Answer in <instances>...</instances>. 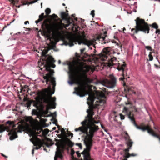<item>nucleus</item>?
Masks as SVG:
<instances>
[{
  "mask_svg": "<svg viewBox=\"0 0 160 160\" xmlns=\"http://www.w3.org/2000/svg\"><path fill=\"white\" fill-rule=\"evenodd\" d=\"M2 156H3V157H5L6 158H7L8 157L7 156H5V155L3 154H2Z\"/></svg>",
  "mask_w": 160,
  "mask_h": 160,
  "instance_id": "42",
  "label": "nucleus"
},
{
  "mask_svg": "<svg viewBox=\"0 0 160 160\" xmlns=\"http://www.w3.org/2000/svg\"><path fill=\"white\" fill-rule=\"evenodd\" d=\"M137 156V154H136L132 153V154H129V153H128L127 155L126 156V158H128L130 157H131V156L134 157V156Z\"/></svg>",
  "mask_w": 160,
  "mask_h": 160,
  "instance_id": "23",
  "label": "nucleus"
},
{
  "mask_svg": "<svg viewBox=\"0 0 160 160\" xmlns=\"http://www.w3.org/2000/svg\"><path fill=\"white\" fill-rule=\"evenodd\" d=\"M43 132L42 129H36L35 131L34 132V134L35 135H38V136H41V135H39V134H40V133H41L42 134L43 133Z\"/></svg>",
  "mask_w": 160,
  "mask_h": 160,
  "instance_id": "18",
  "label": "nucleus"
},
{
  "mask_svg": "<svg viewBox=\"0 0 160 160\" xmlns=\"http://www.w3.org/2000/svg\"><path fill=\"white\" fill-rule=\"evenodd\" d=\"M108 51L106 49H103L102 52L98 54L99 58L102 61H106V64L107 66L110 67L113 66L114 68H117L119 71L123 72L126 65L123 64L120 65L119 63L117 60L116 58L113 57L109 58L108 57Z\"/></svg>",
  "mask_w": 160,
  "mask_h": 160,
  "instance_id": "4",
  "label": "nucleus"
},
{
  "mask_svg": "<svg viewBox=\"0 0 160 160\" xmlns=\"http://www.w3.org/2000/svg\"><path fill=\"white\" fill-rule=\"evenodd\" d=\"M24 121L28 124H32L33 122V120L31 117H26L24 118Z\"/></svg>",
  "mask_w": 160,
  "mask_h": 160,
  "instance_id": "16",
  "label": "nucleus"
},
{
  "mask_svg": "<svg viewBox=\"0 0 160 160\" xmlns=\"http://www.w3.org/2000/svg\"><path fill=\"white\" fill-rule=\"evenodd\" d=\"M21 127V126L19 125H18V127L20 128Z\"/></svg>",
  "mask_w": 160,
  "mask_h": 160,
  "instance_id": "51",
  "label": "nucleus"
},
{
  "mask_svg": "<svg viewBox=\"0 0 160 160\" xmlns=\"http://www.w3.org/2000/svg\"><path fill=\"white\" fill-rule=\"evenodd\" d=\"M102 38H103V40H104V41H103V42L104 44H106L107 43H108L109 42H110V41L106 42V41H105L104 39V38L103 37Z\"/></svg>",
  "mask_w": 160,
  "mask_h": 160,
  "instance_id": "35",
  "label": "nucleus"
},
{
  "mask_svg": "<svg viewBox=\"0 0 160 160\" xmlns=\"http://www.w3.org/2000/svg\"><path fill=\"white\" fill-rule=\"evenodd\" d=\"M93 52H94V53H95V52H96V50L95 49H94V51Z\"/></svg>",
  "mask_w": 160,
  "mask_h": 160,
  "instance_id": "50",
  "label": "nucleus"
},
{
  "mask_svg": "<svg viewBox=\"0 0 160 160\" xmlns=\"http://www.w3.org/2000/svg\"><path fill=\"white\" fill-rule=\"evenodd\" d=\"M120 118H121V119L123 120L124 119V118H125L124 116L121 114H120Z\"/></svg>",
  "mask_w": 160,
  "mask_h": 160,
  "instance_id": "33",
  "label": "nucleus"
},
{
  "mask_svg": "<svg viewBox=\"0 0 160 160\" xmlns=\"http://www.w3.org/2000/svg\"><path fill=\"white\" fill-rule=\"evenodd\" d=\"M56 125L57 126L58 128H60V126L59 125H58L57 124H56Z\"/></svg>",
  "mask_w": 160,
  "mask_h": 160,
  "instance_id": "45",
  "label": "nucleus"
},
{
  "mask_svg": "<svg viewBox=\"0 0 160 160\" xmlns=\"http://www.w3.org/2000/svg\"><path fill=\"white\" fill-rule=\"evenodd\" d=\"M30 140L33 144V145L36 146L34 148L35 149L38 150L40 148L41 145L42 143L41 139L37 137H34L30 139Z\"/></svg>",
  "mask_w": 160,
  "mask_h": 160,
  "instance_id": "11",
  "label": "nucleus"
},
{
  "mask_svg": "<svg viewBox=\"0 0 160 160\" xmlns=\"http://www.w3.org/2000/svg\"><path fill=\"white\" fill-rule=\"evenodd\" d=\"M27 23H29V22L28 21H26L24 22L25 24H27Z\"/></svg>",
  "mask_w": 160,
  "mask_h": 160,
  "instance_id": "41",
  "label": "nucleus"
},
{
  "mask_svg": "<svg viewBox=\"0 0 160 160\" xmlns=\"http://www.w3.org/2000/svg\"><path fill=\"white\" fill-rule=\"evenodd\" d=\"M90 14H91V15H92V17L93 18L94 16V10L92 11H91Z\"/></svg>",
  "mask_w": 160,
  "mask_h": 160,
  "instance_id": "30",
  "label": "nucleus"
},
{
  "mask_svg": "<svg viewBox=\"0 0 160 160\" xmlns=\"http://www.w3.org/2000/svg\"><path fill=\"white\" fill-rule=\"evenodd\" d=\"M51 67L53 68H54L55 67V65L53 63H52L51 64Z\"/></svg>",
  "mask_w": 160,
  "mask_h": 160,
  "instance_id": "38",
  "label": "nucleus"
},
{
  "mask_svg": "<svg viewBox=\"0 0 160 160\" xmlns=\"http://www.w3.org/2000/svg\"><path fill=\"white\" fill-rule=\"evenodd\" d=\"M58 64H60V63H61V61H60V60H59L58 61Z\"/></svg>",
  "mask_w": 160,
  "mask_h": 160,
  "instance_id": "44",
  "label": "nucleus"
},
{
  "mask_svg": "<svg viewBox=\"0 0 160 160\" xmlns=\"http://www.w3.org/2000/svg\"><path fill=\"white\" fill-rule=\"evenodd\" d=\"M155 33L156 34H160V30L159 29H157L155 32Z\"/></svg>",
  "mask_w": 160,
  "mask_h": 160,
  "instance_id": "34",
  "label": "nucleus"
},
{
  "mask_svg": "<svg viewBox=\"0 0 160 160\" xmlns=\"http://www.w3.org/2000/svg\"><path fill=\"white\" fill-rule=\"evenodd\" d=\"M35 147L33 148L32 149V154H33L34 153V149H35Z\"/></svg>",
  "mask_w": 160,
  "mask_h": 160,
  "instance_id": "40",
  "label": "nucleus"
},
{
  "mask_svg": "<svg viewBox=\"0 0 160 160\" xmlns=\"http://www.w3.org/2000/svg\"><path fill=\"white\" fill-rule=\"evenodd\" d=\"M53 114L55 115V116H56V112H54Z\"/></svg>",
  "mask_w": 160,
  "mask_h": 160,
  "instance_id": "46",
  "label": "nucleus"
},
{
  "mask_svg": "<svg viewBox=\"0 0 160 160\" xmlns=\"http://www.w3.org/2000/svg\"><path fill=\"white\" fill-rule=\"evenodd\" d=\"M89 47V48L90 49H92V48H90V46H89V47Z\"/></svg>",
  "mask_w": 160,
  "mask_h": 160,
  "instance_id": "54",
  "label": "nucleus"
},
{
  "mask_svg": "<svg viewBox=\"0 0 160 160\" xmlns=\"http://www.w3.org/2000/svg\"><path fill=\"white\" fill-rule=\"evenodd\" d=\"M75 145L78 146L80 149H82V145L81 143H76Z\"/></svg>",
  "mask_w": 160,
  "mask_h": 160,
  "instance_id": "26",
  "label": "nucleus"
},
{
  "mask_svg": "<svg viewBox=\"0 0 160 160\" xmlns=\"http://www.w3.org/2000/svg\"><path fill=\"white\" fill-rule=\"evenodd\" d=\"M49 17L53 19L56 18L57 17V16L54 14H53L52 15L49 16Z\"/></svg>",
  "mask_w": 160,
  "mask_h": 160,
  "instance_id": "27",
  "label": "nucleus"
},
{
  "mask_svg": "<svg viewBox=\"0 0 160 160\" xmlns=\"http://www.w3.org/2000/svg\"><path fill=\"white\" fill-rule=\"evenodd\" d=\"M7 124H9L10 125L13 127H14L15 126V124L14 121H8L6 122Z\"/></svg>",
  "mask_w": 160,
  "mask_h": 160,
  "instance_id": "21",
  "label": "nucleus"
},
{
  "mask_svg": "<svg viewBox=\"0 0 160 160\" xmlns=\"http://www.w3.org/2000/svg\"><path fill=\"white\" fill-rule=\"evenodd\" d=\"M0 60L2 61H4V60L3 59H0Z\"/></svg>",
  "mask_w": 160,
  "mask_h": 160,
  "instance_id": "49",
  "label": "nucleus"
},
{
  "mask_svg": "<svg viewBox=\"0 0 160 160\" xmlns=\"http://www.w3.org/2000/svg\"><path fill=\"white\" fill-rule=\"evenodd\" d=\"M44 82V81H43V82Z\"/></svg>",
  "mask_w": 160,
  "mask_h": 160,
  "instance_id": "61",
  "label": "nucleus"
},
{
  "mask_svg": "<svg viewBox=\"0 0 160 160\" xmlns=\"http://www.w3.org/2000/svg\"><path fill=\"white\" fill-rule=\"evenodd\" d=\"M152 53L151 52H150L149 54L148 55V56L149 57V60L150 61H152L153 60V58L152 55L151 54Z\"/></svg>",
  "mask_w": 160,
  "mask_h": 160,
  "instance_id": "24",
  "label": "nucleus"
},
{
  "mask_svg": "<svg viewBox=\"0 0 160 160\" xmlns=\"http://www.w3.org/2000/svg\"><path fill=\"white\" fill-rule=\"evenodd\" d=\"M69 78L71 80L68 81V83L70 85H72L75 83L74 75L78 71L77 67H76L74 65L70 64L69 65Z\"/></svg>",
  "mask_w": 160,
  "mask_h": 160,
  "instance_id": "9",
  "label": "nucleus"
},
{
  "mask_svg": "<svg viewBox=\"0 0 160 160\" xmlns=\"http://www.w3.org/2000/svg\"><path fill=\"white\" fill-rule=\"evenodd\" d=\"M133 143V142L131 141V140H129L127 142L128 146L129 148H131L132 147Z\"/></svg>",
  "mask_w": 160,
  "mask_h": 160,
  "instance_id": "22",
  "label": "nucleus"
},
{
  "mask_svg": "<svg viewBox=\"0 0 160 160\" xmlns=\"http://www.w3.org/2000/svg\"><path fill=\"white\" fill-rule=\"evenodd\" d=\"M41 142H42V143L41 145V147L42 146L44 147V146L45 145L48 147H49L53 144L52 141L51 139L48 138L47 139L46 142H45L43 140H42Z\"/></svg>",
  "mask_w": 160,
  "mask_h": 160,
  "instance_id": "15",
  "label": "nucleus"
},
{
  "mask_svg": "<svg viewBox=\"0 0 160 160\" xmlns=\"http://www.w3.org/2000/svg\"><path fill=\"white\" fill-rule=\"evenodd\" d=\"M95 42L94 40H88L86 39H83L81 41H78L74 37L70 36L69 37L66 41L63 42V44L65 46L69 45L71 47L74 45V43L76 44L77 42H78L79 45L82 43H83L84 45H87L88 47L91 46H93L95 47L94 43Z\"/></svg>",
  "mask_w": 160,
  "mask_h": 160,
  "instance_id": "6",
  "label": "nucleus"
},
{
  "mask_svg": "<svg viewBox=\"0 0 160 160\" xmlns=\"http://www.w3.org/2000/svg\"><path fill=\"white\" fill-rule=\"evenodd\" d=\"M62 5L64 6H65V4L64 3H63Z\"/></svg>",
  "mask_w": 160,
  "mask_h": 160,
  "instance_id": "52",
  "label": "nucleus"
},
{
  "mask_svg": "<svg viewBox=\"0 0 160 160\" xmlns=\"http://www.w3.org/2000/svg\"><path fill=\"white\" fill-rule=\"evenodd\" d=\"M124 110L128 115V118L130 120L132 123L136 127L138 125L136 122L133 116H131V113L129 111L128 108H127L124 107Z\"/></svg>",
  "mask_w": 160,
  "mask_h": 160,
  "instance_id": "13",
  "label": "nucleus"
},
{
  "mask_svg": "<svg viewBox=\"0 0 160 160\" xmlns=\"http://www.w3.org/2000/svg\"><path fill=\"white\" fill-rule=\"evenodd\" d=\"M133 11L134 12H137V10L136 9H135L133 10Z\"/></svg>",
  "mask_w": 160,
  "mask_h": 160,
  "instance_id": "48",
  "label": "nucleus"
},
{
  "mask_svg": "<svg viewBox=\"0 0 160 160\" xmlns=\"http://www.w3.org/2000/svg\"><path fill=\"white\" fill-rule=\"evenodd\" d=\"M126 29L125 28H123V30H125Z\"/></svg>",
  "mask_w": 160,
  "mask_h": 160,
  "instance_id": "57",
  "label": "nucleus"
},
{
  "mask_svg": "<svg viewBox=\"0 0 160 160\" xmlns=\"http://www.w3.org/2000/svg\"><path fill=\"white\" fill-rule=\"evenodd\" d=\"M47 59L49 62L51 63H53L55 62L54 58L51 56H48V57Z\"/></svg>",
  "mask_w": 160,
  "mask_h": 160,
  "instance_id": "19",
  "label": "nucleus"
},
{
  "mask_svg": "<svg viewBox=\"0 0 160 160\" xmlns=\"http://www.w3.org/2000/svg\"><path fill=\"white\" fill-rule=\"evenodd\" d=\"M122 72V75L123 77H121L119 78V80L120 81H123V80L125 79L124 77V72H122V71H121Z\"/></svg>",
  "mask_w": 160,
  "mask_h": 160,
  "instance_id": "28",
  "label": "nucleus"
},
{
  "mask_svg": "<svg viewBox=\"0 0 160 160\" xmlns=\"http://www.w3.org/2000/svg\"><path fill=\"white\" fill-rule=\"evenodd\" d=\"M76 153L77 154L78 157V158H80V157H81V154L80 153H79V151H77L76 152Z\"/></svg>",
  "mask_w": 160,
  "mask_h": 160,
  "instance_id": "31",
  "label": "nucleus"
},
{
  "mask_svg": "<svg viewBox=\"0 0 160 160\" xmlns=\"http://www.w3.org/2000/svg\"><path fill=\"white\" fill-rule=\"evenodd\" d=\"M74 14L72 15L73 17V18L72 19L68 17V14L64 12H62L61 13V17L62 19L66 20L67 21L68 24L66 25V27H68L69 26H71L72 29L73 31H78V28L79 26L77 25V22H74V20L76 22L77 21V19L74 16Z\"/></svg>",
  "mask_w": 160,
  "mask_h": 160,
  "instance_id": "7",
  "label": "nucleus"
},
{
  "mask_svg": "<svg viewBox=\"0 0 160 160\" xmlns=\"http://www.w3.org/2000/svg\"><path fill=\"white\" fill-rule=\"evenodd\" d=\"M45 12L47 15L44 16V13H42L39 16V18L37 20L35 21V23L37 24L38 23L42 21L43 18H47L48 15H49L51 12V9L49 8H47L45 10Z\"/></svg>",
  "mask_w": 160,
  "mask_h": 160,
  "instance_id": "12",
  "label": "nucleus"
},
{
  "mask_svg": "<svg viewBox=\"0 0 160 160\" xmlns=\"http://www.w3.org/2000/svg\"><path fill=\"white\" fill-rule=\"evenodd\" d=\"M145 48L147 50H149L150 51H152V50L151 47L149 46H146L145 47Z\"/></svg>",
  "mask_w": 160,
  "mask_h": 160,
  "instance_id": "25",
  "label": "nucleus"
},
{
  "mask_svg": "<svg viewBox=\"0 0 160 160\" xmlns=\"http://www.w3.org/2000/svg\"><path fill=\"white\" fill-rule=\"evenodd\" d=\"M130 148L128 147V148L125 149V151L126 152H128L129 151Z\"/></svg>",
  "mask_w": 160,
  "mask_h": 160,
  "instance_id": "37",
  "label": "nucleus"
},
{
  "mask_svg": "<svg viewBox=\"0 0 160 160\" xmlns=\"http://www.w3.org/2000/svg\"><path fill=\"white\" fill-rule=\"evenodd\" d=\"M85 48H83L82 49H80L81 53V54L83 52L85 51Z\"/></svg>",
  "mask_w": 160,
  "mask_h": 160,
  "instance_id": "36",
  "label": "nucleus"
},
{
  "mask_svg": "<svg viewBox=\"0 0 160 160\" xmlns=\"http://www.w3.org/2000/svg\"><path fill=\"white\" fill-rule=\"evenodd\" d=\"M44 150H45V148H44Z\"/></svg>",
  "mask_w": 160,
  "mask_h": 160,
  "instance_id": "60",
  "label": "nucleus"
},
{
  "mask_svg": "<svg viewBox=\"0 0 160 160\" xmlns=\"http://www.w3.org/2000/svg\"><path fill=\"white\" fill-rule=\"evenodd\" d=\"M92 80L90 78H88L87 76L85 77L84 79H81L78 80V83L79 85V87L78 88H75L77 92H74L73 93H76L79 96L81 97H82L85 96L86 95L89 94V97L88 98V100L90 101V103L88 102H87V103L89 105H93V103L95 101L96 99H98L96 102H99V104H97V105H99V104H105L106 103V101L104 100H100L98 98H97L95 97L94 94H89L88 92L87 91L88 88L90 89V88L88 84V83L91 82Z\"/></svg>",
  "mask_w": 160,
  "mask_h": 160,
  "instance_id": "3",
  "label": "nucleus"
},
{
  "mask_svg": "<svg viewBox=\"0 0 160 160\" xmlns=\"http://www.w3.org/2000/svg\"><path fill=\"white\" fill-rule=\"evenodd\" d=\"M126 104H130V103H126Z\"/></svg>",
  "mask_w": 160,
  "mask_h": 160,
  "instance_id": "56",
  "label": "nucleus"
},
{
  "mask_svg": "<svg viewBox=\"0 0 160 160\" xmlns=\"http://www.w3.org/2000/svg\"><path fill=\"white\" fill-rule=\"evenodd\" d=\"M126 136L125 137V139L126 140H129L130 139V137L128 134L126 132Z\"/></svg>",
  "mask_w": 160,
  "mask_h": 160,
  "instance_id": "29",
  "label": "nucleus"
},
{
  "mask_svg": "<svg viewBox=\"0 0 160 160\" xmlns=\"http://www.w3.org/2000/svg\"><path fill=\"white\" fill-rule=\"evenodd\" d=\"M135 21L136 22L135 28L131 29L132 32H133V34L138 33L139 31H142L145 33L148 34L149 32L150 28L149 26H152L156 29L158 28V26L156 23H153L152 25H148L145 22L144 19H140L138 18Z\"/></svg>",
  "mask_w": 160,
  "mask_h": 160,
  "instance_id": "5",
  "label": "nucleus"
},
{
  "mask_svg": "<svg viewBox=\"0 0 160 160\" xmlns=\"http://www.w3.org/2000/svg\"><path fill=\"white\" fill-rule=\"evenodd\" d=\"M113 27H115V26L114 25Z\"/></svg>",
  "mask_w": 160,
  "mask_h": 160,
  "instance_id": "59",
  "label": "nucleus"
},
{
  "mask_svg": "<svg viewBox=\"0 0 160 160\" xmlns=\"http://www.w3.org/2000/svg\"><path fill=\"white\" fill-rule=\"evenodd\" d=\"M6 129V128L3 125H0V133H2Z\"/></svg>",
  "mask_w": 160,
  "mask_h": 160,
  "instance_id": "20",
  "label": "nucleus"
},
{
  "mask_svg": "<svg viewBox=\"0 0 160 160\" xmlns=\"http://www.w3.org/2000/svg\"><path fill=\"white\" fill-rule=\"evenodd\" d=\"M61 132L62 133H64L65 130L63 128H61Z\"/></svg>",
  "mask_w": 160,
  "mask_h": 160,
  "instance_id": "39",
  "label": "nucleus"
},
{
  "mask_svg": "<svg viewBox=\"0 0 160 160\" xmlns=\"http://www.w3.org/2000/svg\"><path fill=\"white\" fill-rule=\"evenodd\" d=\"M136 128L137 129L141 130L143 131H145L146 130H147L148 132L149 133L151 134L152 136L154 137H157L158 138L160 141V137L159 135L156 133H155L152 130L150 129H149V126H144L143 127H142L137 125L136 127Z\"/></svg>",
  "mask_w": 160,
  "mask_h": 160,
  "instance_id": "10",
  "label": "nucleus"
},
{
  "mask_svg": "<svg viewBox=\"0 0 160 160\" xmlns=\"http://www.w3.org/2000/svg\"><path fill=\"white\" fill-rule=\"evenodd\" d=\"M73 153H74V152H72V154H72V155H73Z\"/></svg>",
  "mask_w": 160,
  "mask_h": 160,
  "instance_id": "55",
  "label": "nucleus"
},
{
  "mask_svg": "<svg viewBox=\"0 0 160 160\" xmlns=\"http://www.w3.org/2000/svg\"><path fill=\"white\" fill-rule=\"evenodd\" d=\"M53 130H55L56 129V127H54L53 128Z\"/></svg>",
  "mask_w": 160,
  "mask_h": 160,
  "instance_id": "47",
  "label": "nucleus"
},
{
  "mask_svg": "<svg viewBox=\"0 0 160 160\" xmlns=\"http://www.w3.org/2000/svg\"><path fill=\"white\" fill-rule=\"evenodd\" d=\"M47 121V119H43V121L44 122H46Z\"/></svg>",
  "mask_w": 160,
  "mask_h": 160,
  "instance_id": "43",
  "label": "nucleus"
},
{
  "mask_svg": "<svg viewBox=\"0 0 160 160\" xmlns=\"http://www.w3.org/2000/svg\"><path fill=\"white\" fill-rule=\"evenodd\" d=\"M109 79H105L101 81V83L102 85L108 88H112L116 86L117 78L112 74L109 75Z\"/></svg>",
  "mask_w": 160,
  "mask_h": 160,
  "instance_id": "8",
  "label": "nucleus"
},
{
  "mask_svg": "<svg viewBox=\"0 0 160 160\" xmlns=\"http://www.w3.org/2000/svg\"><path fill=\"white\" fill-rule=\"evenodd\" d=\"M48 52V50H46L44 51H43L42 52V54L43 55H45Z\"/></svg>",
  "mask_w": 160,
  "mask_h": 160,
  "instance_id": "32",
  "label": "nucleus"
},
{
  "mask_svg": "<svg viewBox=\"0 0 160 160\" xmlns=\"http://www.w3.org/2000/svg\"><path fill=\"white\" fill-rule=\"evenodd\" d=\"M88 114L87 117L88 119H85L81 122L82 126L78 128H75L76 132L80 131L82 133H86L87 136L84 140V143L86 146V148L84 149L82 154L83 155L84 160H91L90 158V151L92 146V138L94 133L98 129V126L95 125V123H98V121H95L92 117L94 114L92 111L89 112L87 110Z\"/></svg>",
  "mask_w": 160,
  "mask_h": 160,
  "instance_id": "2",
  "label": "nucleus"
},
{
  "mask_svg": "<svg viewBox=\"0 0 160 160\" xmlns=\"http://www.w3.org/2000/svg\"><path fill=\"white\" fill-rule=\"evenodd\" d=\"M0 56H1L2 57V55L1 54V53H0Z\"/></svg>",
  "mask_w": 160,
  "mask_h": 160,
  "instance_id": "53",
  "label": "nucleus"
},
{
  "mask_svg": "<svg viewBox=\"0 0 160 160\" xmlns=\"http://www.w3.org/2000/svg\"><path fill=\"white\" fill-rule=\"evenodd\" d=\"M21 132V130H12L9 133V134L11 135L10 137V139L12 140L18 137L17 132Z\"/></svg>",
  "mask_w": 160,
  "mask_h": 160,
  "instance_id": "14",
  "label": "nucleus"
},
{
  "mask_svg": "<svg viewBox=\"0 0 160 160\" xmlns=\"http://www.w3.org/2000/svg\"><path fill=\"white\" fill-rule=\"evenodd\" d=\"M63 142L65 143V148H66L67 145L71 147H73L74 145L73 143L69 140H68L67 141H64Z\"/></svg>",
  "mask_w": 160,
  "mask_h": 160,
  "instance_id": "17",
  "label": "nucleus"
},
{
  "mask_svg": "<svg viewBox=\"0 0 160 160\" xmlns=\"http://www.w3.org/2000/svg\"><path fill=\"white\" fill-rule=\"evenodd\" d=\"M43 68H41L40 69L43 71H46L48 73L43 76L45 82L47 84H48V88L45 90V93H47L49 96L48 97H44L43 98V102L47 104L46 110H44V106L42 102L39 100L37 101L34 104V106L38 109L40 110L43 114H47L49 109L51 108H55L56 100L55 97L51 98V95L54 93L55 87L56 86L55 78L52 77V75L54 72L53 70H51L49 66L43 64Z\"/></svg>",
  "mask_w": 160,
  "mask_h": 160,
  "instance_id": "1",
  "label": "nucleus"
},
{
  "mask_svg": "<svg viewBox=\"0 0 160 160\" xmlns=\"http://www.w3.org/2000/svg\"><path fill=\"white\" fill-rule=\"evenodd\" d=\"M158 0V1L160 2V0Z\"/></svg>",
  "mask_w": 160,
  "mask_h": 160,
  "instance_id": "58",
  "label": "nucleus"
}]
</instances>
